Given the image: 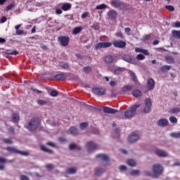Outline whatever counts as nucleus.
I'll return each instance as SVG.
<instances>
[{
  "label": "nucleus",
  "mask_w": 180,
  "mask_h": 180,
  "mask_svg": "<svg viewBox=\"0 0 180 180\" xmlns=\"http://www.w3.org/2000/svg\"><path fill=\"white\" fill-rule=\"evenodd\" d=\"M40 126V120L39 117H32L28 123L25 125V129H27L29 131H34L39 129Z\"/></svg>",
  "instance_id": "nucleus-1"
},
{
  "label": "nucleus",
  "mask_w": 180,
  "mask_h": 180,
  "mask_svg": "<svg viewBox=\"0 0 180 180\" xmlns=\"http://www.w3.org/2000/svg\"><path fill=\"white\" fill-rule=\"evenodd\" d=\"M139 106H140V104H135L134 105H132L131 107H130L129 110L124 112L125 117L127 119H133Z\"/></svg>",
  "instance_id": "nucleus-2"
},
{
  "label": "nucleus",
  "mask_w": 180,
  "mask_h": 180,
  "mask_svg": "<svg viewBox=\"0 0 180 180\" xmlns=\"http://www.w3.org/2000/svg\"><path fill=\"white\" fill-rule=\"evenodd\" d=\"M153 178H158L164 172V167L160 164H155L153 166Z\"/></svg>",
  "instance_id": "nucleus-3"
},
{
  "label": "nucleus",
  "mask_w": 180,
  "mask_h": 180,
  "mask_svg": "<svg viewBox=\"0 0 180 180\" xmlns=\"http://www.w3.org/2000/svg\"><path fill=\"white\" fill-rule=\"evenodd\" d=\"M6 150L8 151V153H12V154H20V155H25V157L30 155L29 152L19 150L15 147H7Z\"/></svg>",
  "instance_id": "nucleus-4"
},
{
  "label": "nucleus",
  "mask_w": 180,
  "mask_h": 180,
  "mask_svg": "<svg viewBox=\"0 0 180 180\" xmlns=\"http://www.w3.org/2000/svg\"><path fill=\"white\" fill-rule=\"evenodd\" d=\"M96 158H100L101 161H103L105 163L103 164L104 167H108L110 165V159L109 156L106 154L99 153L96 155Z\"/></svg>",
  "instance_id": "nucleus-5"
},
{
  "label": "nucleus",
  "mask_w": 180,
  "mask_h": 180,
  "mask_svg": "<svg viewBox=\"0 0 180 180\" xmlns=\"http://www.w3.org/2000/svg\"><path fill=\"white\" fill-rule=\"evenodd\" d=\"M58 41L63 47H67V46H68V44H70V37L59 36L58 37Z\"/></svg>",
  "instance_id": "nucleus-6"
},
{
  "label": "nucleus",
  "mask_w": 180,
  "mask_h": 180,
  "mask_svg": "<svg viewBox=\"0 0 180 180\" xmlns=\"http://www.w3.org/2000/svg\"><path fill=\"white\" fill-rule=\"evenodd\" d=\"M145 104H146V105L143 109V112L145 113H150V112H151V106H153V103L151 102V99L146 98Z\"/></svg>",
  "instance_id": "nucleus-7"
},
{
  "label": "nucleus",
  "mask_w": 180,
  "mask_h": 180,
  "mask_svg": "<svg viewBox=\"0 0 180 180\" xmlns=\"http://www.w3.org/2000/svg\"><path fill=\"white\" fill-rule=\"evenodd\" d=\"M92 92L97 96H103L106 94V89L105 88H94L92 89Z\"/></svg>",
  "instance_id": "nucleus-8"
},
{
  "label": "nucleus",
  "mask_w": 180,
  "mask_h": 180,
  "mask_svg": "<svg viewBox=\"0 0 180 180\" xmlns=\"http://www.w3.org/2000/svg\"><path fill=\"white\" fill-rule=\"evenodd\" d=\"M140 139V134H139V132H133L129 137H128V141L129 143H136L137 140Z\"/></svg>",
  "instance_id": "nucleus-9"
},
{
  "label": "nucleus",
  "mask_w": 180,
  "mask_h": 180,
  "mask_svg": "<svg viewBox=\"0 0 180 180\" xmlns=\"http://www.w3.org/2000/svg\"><path fill=\"white\" fill-rule=\"evenodd\" d=\"M112 42H99L96 45V50H99V49H108V47H111Z\"/></svg>",
  "instance_id": "nucleus-10"
},
{
  "label": "nucleus",
  "mask_w": 180,
  "mask_h": 180,
  "mask_svg": "<svg viewBox=\"0 0 180 180\" xmlns=\"http://www.w3.org/2000/svg\"><path fill=\"white\" fill-rule=\"evenodd\" d=\"M86 148L88 153H94L96 150V144L93 141H89L86 143Z\"/></svg>",
  "instance_id": "nucleus-11"
},
{
  "label": "nucleus",
  "mask_w": 180,
  "mask_h": 180,
  "mask_svg": "<svg viewBox=\"0 0 180 180\" xmlns=\"http://www.w3.org/2000/svg\"><path fill=\"white\" fill-rule=\"evenodd\" d=\"M146 85H147L148 91H153V89L155 88V82L154 81V79L150 78L148 80Z\"/></svg>",
  "instance_id": "nucleus-12"
},
{
  "label": "nucleus",
  "mask_w": 180,
  "mask_h": 180,
  "mask_svg": "<svg viewBox=\"0 0 180 180\" xmlns=\"http://www.w3.org/2000/svg\"><path fill=\"white\" fill-rule=\"evenodd\" d=\"M112 45L114 46V47H117V49H123V47H126V41H114L112 42Z\"/></svg>",
  "instance_id": "nucleus-13"
},
{
  "label": "nucleus",
  "mask_w": 180,
  "mask_h": 180,
  "mask_svg": "<svg viewBox=\"0 0 180 180\" xmlns=\"http://www.w3.org/2000/svg\"><path fill=\"white\" fill-rule=\"evenodd\" d=\"M56 81H65L67 79V74L61 72L55 75Z\"/></svg>",
  "instance_id": "nucleus-14"
},
{
  "label": "nucleus",
  "mask_w": 180,
  "mask_h": 180,
  "mask_svg": "<svg viewBox=\"0 0 180 180\" xmlns=\"http://www.w3.org/2000/svg\"><path fill=\"white\" fill-rule=\"evenodd\" d=\"M122 6L123 3L120 0H113L111 2V6H112V8H119Z\"/></svg>",
  "instance_id": "nucleus-15"
},
{
  "label": "nucleus",
  "mask_w": 180,
  "mask_h": 180,
  "mask_svg": "<svg viewBox=\"0 0 180 180\" xmlns=\"http://www.w3.org/2000/svg\"><path fill=\"white\" fill-rule=\"evenodd\" d=\"M103 111L105 113H108V114H115L117 113V110L115 108H112L110 107H104Z\"/></svg>",
  "instance_id": "nucleus-16"
},
{
  "label": "nucleus",
  "mask_w": 180,
  "mask_h": 180,
  "mask_svg": "<svg viewBox=\"0 0 180 180\" xmlns=\"http://www.w3.org/2000/svg\"><path fill=\"white\" fill-rule=\"evenodd\" d=\"M108 18L111 20H115V19H116V18H117V12H116V11H115V10H110L108 12Z\"/></svg>",
  "instance_id": "nucleus-17"
},
{
  "label": "nucleus",
  "mask_w": 180,
  "mask_h": 180,
  "mask_svg": "<svg viewBox=\"0 0 180 180\" xmlns=\"http://www.w3.org/2000/svg\"><path fill=\"white\" fill-rule=\"evenodd\" d=\"M156 155L158 157H168V153L165 150H161V149H158L155 151Z\"/></svg>",
  "instance_id": "nucleus-18"
},
{
  "label": "nucleus",
  "mask_w": 180,
  "mask_h": 180,
  "mask_svg": "<svg viewBox=\"0 0 180 180\" xmlns=\"http://www.w3.org/2000/svg\"><path fill=\"white\" fill-rule=\"evenodd\" d=\"M157 124L158 126L165 127L168 124V120H167V119H160L158 121Z\"/></svg>",
  "instance_id": "nucleus-19"
},
{
  "label": "nucleus",
  "mask_w": 180,
  "mask_h": 180,
  "mask_svg": "<svg viewBox=\"0 0 180 180\" xmlns=\"http://www.w3.org/2000/svg\"><path fill=\"white\" fill-rule=\"evenodd\" d=\"M66 78L68 81H77L78 79V76H75L72 73L66 74Z\"/></svg>",
  "instance_id": "nucleus-20"
},
{
  "label": "nucleus",
  "mask_w": 180,
  "mask_h": 180,
  "mask_svg": "<svg viewBox=\"0 0 180 180\" xmlns=\"http://www.w3.org/2000/svg\"><path fill=\"white\" fill-rule=\"evenodd\" d=\"M172 36L173 39H177V40H180V30H173L172 31Z\"/></svg>",
  "instance_id": "nucleus-21"
},
{
  "label": "nucleus",
  "mask_w": 180,
  "mask_h": 180,
  "mask_svg": "<svg viewBox=\"0 0 180 180\" xmlns=\"http://www.w3.org/2000/svg\"><path fill=\"white\" fill-rule=\"evenodd\" d=\"M122 59L124 60V61H126L127 63H129L130 64H134L131 56L125 55L122 57Z\"/></svg>",
  "instance_id": "nucleus-22"
},
{
  "label": "nucleus",
  "mask_w": 180,
  "mask_h": 180,
  "mask_svg": "<svg viewBox=\"0 0 180 180\" xmlns=\"http://www.w3.org/2000/svg\"><path fill=\"white\" fill-rule=\"evenodd\" d=\"M126 71V68H117L114 70V74L115 75H119L120 74H123Z\"/></svg>",
  "instance_id": "nucleus-23"
},
{
  "label": "nucleus",
  "mask_w": 180,
  "mask_h": 180,
  "mask_svg": "<svg viewBox=\"0 0 180 180\" xmlns=\"http://www.w3.org/2000/svg\"><path fill=\"white\" fill-rule=\"evenodd\" d=\"M72 5L70 3H65L61 6L62 11L67 12V11H70L72 8Z\"/></svg>",
  "instance_id": "nucleus-24"
},
{
  "label": "nucleus",
  "mask_w": 180,
  "mask_h": 180,
  "mask_svg": "<svg viewBox=\"0 0 180 180\" xmlns=\"http://www.w3.org/2000/svg\"><path fill=\"white\" fill-rule=\"evenodd\" d=\"M103 172H105V169L98 167L95 170V175L96 176H101Z\"/></svg>",
  "instance_id": "nucleus-25"
},
{
  "label": "nucleus",
  "mask_w": 180,
  "mask_h": 180,
  "mask_svg": "<svg viewBox=\"0 0 180 180\" xmlns=\"http://www.w3.org/2000/svg\"><path fill=\"white\" fill-rule=\"evenodd\" d=\"M40 148H41V151L48 153V154H54V151L53 150L46 148V146H44V145H41Z\"/></svg>",
  "instance_id": "nucleus-26"
},
{
  "label": "nucleus",
  "mask_w": 180,
  "mask_h": 180,
  "mask_svg": "<svg viewBox=\"0 0 180 180\" xmlns=\"http://www.w3.org/2000/svg\"><path fill=\"white\" fill-rule=\"evenodd\" d=\"M105 63H107L108 64H112V63H113V61H115V58H113L112 56L109 55V56H106L105 57Z\"/></svg>",
  "instance_id": "nucleus-27"
},
{
  "label": "nucleus",
  "mask_w": 180,
  "mask_h": 180,
  "mask_svg": "<svg viewBox=\"0 0 180 180\" xmlns=\"http://www.w3.org/2000/svg\"><path fill=\"white\" fill-rule=\"evenodd\" d=\"M165 60L167 64H174L175 63V58L171 56H167L165 57Z\"/></svg>",
  "instance_id": "nucleus-28"
},
{
  "label": "nucleus",
  "mask_w": 180,
  "mask_h": 180,
  "mask_svg": "<svg viewBox=\"0 0 180 180\" xmlns=\"http://www.w3.org/2000/svg\"><path fill=\"white\" fill-rule=\"evenodd\" d=\"M127 164L129 167H136L137 165V162L133 159H129L127 160Z\"/></svg>",
  "instance_id": "nucleus-29"
},
{
  "label": "nucleus",
  "mask_w": 180,
  "mask_h": 180,
  "mask_svg": "<svg viewBox=\"0 0 180 180\" xmlns=\"http://www.w3.org/2000/svg\"><path fill=\"white\" fill-rule=\"evenodd\" d=\"M69 131L72 136H78V129L75 127H71L69 129Z\"/></svg>",
  "instance_id": "nucleus-30"
},
{
  "label": "nucleus",
  "mask_w": 180,
  "mask_h": 180,
  "mask_svg": "<svg viewBox=\"0 0 180 180\" xmlns=\"http://www.w3.org/2000/svg\"><path fill=\"white\" fill-rule=\"evenodd\" d=\"M66 174H68L69 175H74V174H77V169L74 167L68 168L66 170Z\"/></svg>",
  "instance_id": "nucleus-31"
},
{
  "label": "nucleus",
  "mask_w": 180,
  "mask_h": 180,
  "mask_svg": "<svg viewBox=\"0 0 180 180\" xmlns=\"http://www.w3.org/2000/svg\"><path fill=\"white\" fill-rule=\"evenodd\" d=\"M132 95L135 98H139V96H141V95H143V94L141 93V91L139 89H136V90L133 91Z\"/></svg>",
  "instance_id": "nucleus-32"
},
{
  "label": "nucleus",
  "mask_w": 180,
  "mask_h": 180,
  "mask_svg": "<svg viewBox=\"0 0 180 180\" xmlns=\"http://www.w3.org/2000/svg\"><path fill=\"white\" fill-rule=\"evenodd\" d=\"M130 75L132 81H134L135 84H137V82H139V79H137V76L136 75V73H134V72H131Z\"/></svg>",
  "instance_id": "nucleus-33"
},
{
  "label": "nucleus",
  "mask_w": 180,
  "mask_h": 180,
  "mask_svg": "<svg viewBox=\"0 0 180 180\" xmlns=\"http://www.w3.org/2000/svg\"><path fill=\"white\" fill-rule=\"evenodd\" d=\"M171 70V66L169 65H163L160 68L161 72H167Z\"/></svg>",
  "instance_id": "nucleus-34"
},
{
  "label": "nucleus",
  "mask_w": 180,
  "mask_h": 180,
  "mask_svg": "<svg viewBox=\"0 0 180 180\" xmlns=\"http://www.w3.org/2000/svg\"><path fill=\"white\" fill-rule=\"evenodd\" d=\"M83 71L84 74H89V72H92V67L86 66L83 68Z\"/></svg>",
  "instance_id": "nucleus-35"
},
{
  "label": "nucleus",
  "mask_w": 180,
  "mask_h": 180,
  "mask_svg": "<svg viewBox=\"0 0 180 180\" xmlns=\"http://www.w3.org/2000/svg\"><path fill=\"white\" fill-rule=\"evenodd\" d=\"M132 89L133 86L131 85H127L122 88V92H127L129 91H131Z\"/></svg>",
  "instance_id": "nucleus-36"
},
{
  "label": "nucleus",
  "mask_w": 180,
  "mask_h": 180,
  "mask_svg": "<svg viewBox=\"0 0 180 180\" xmlns=\"http://www.w3.org/2000/svg\"><path fill=\"white\" fill-rule=\"evenodd\" d=\"M170 137H173V139H180V131L170 133Z\"/></svg>",
  "instance_id": "nucleus-37"
},
{
  "label": "nucleus",
  "mask_w": 180,
  "mask_h": 180,
  "mask_svg": "<svg viewBox=\"0 0 180 180\" xmlns=\"http://www.w3.org/2000/svg\"><path fill=\"white\" fill-rule=\"evenodd\" d=\"M69 148L70 150H75V148H77V150H81V147L77 146L75 143H70L69 145Z\"/></svg>",
  "instance_id": "nucleus-38"
},
{
  "label": "nucleus",
  "mask_w": 180,
  "mask_h": 180,
  "mask_svg": "<svg viewBox=\"0 0 180 180\" xmlns=\"http://www.w3.org/2000/svg\"><path fill=\"white\" fill-rule=\"evenodd\" d=\"M82 31V27H76L72 31L73 34H78V33H80V32Z\"/></svg>",
  "instance_id": "nucleus-39"
},
{
  "label": "nucleus",
  "mask_w": 180,
  "mask_h": 180,
  "mask_svg": "<svg viewBox=\"0 0 180 180\" xmlns=\"http://www.w3.org/2000/svg\"><path fill=\"white\" fill-rule=\"evenodd\" d=\"M150 39H151V35L147 34V35H144L142 37L141 41H143V43H146V41H148V40H150Z\"/></svg>",
  "instance_id": "nucleus-40"
},
{
  "label": "nucleus",
  "mask_w": 180,
  "mask_h": 180,
  "mask_svg": "<svg viewBox=\"0 0 180 180\" xmlns=\"http://www.w3.org/2000/svg\"><path fill=\"white\" fill-rule=\"evenodd\" d=\"M19 119H20V117L18 114H16V113L13 114L12 120L13 122H19Z\"/></svg>",
  "instance_id": "nucleus-41"
},
{
  "label": "nucleus",
  "mask_w": 180,
  "mask_h": 180,
  "mask_svg": "<svg viewBox=\"0 0 180 180\" xmlns=\"http://www.w3.org/2000/svg\"><path fill=\"white\" fill-rule=\"evenodd\" d=\"M139 174H140V170L139 169L132 170L130 172V175H131L132 176H136V175H139Z\"/></svg>",
  "instance_id": "nucleus-42"
},
{
  "label": "nucleus",
  "mask_w": 180,
  "mask_h": 180,
  "mask_svg": "<svg viewBox=\"0 0 180 180\" xmlns=\"http://www.w3.org/2000/svg\"><path fill=\"white\" fill-rule=\"evenodd\" d=\"M180 112L179 108H174L170 110V113L178 114Z\"/></svg>",
  "instance_id": "nucleus-43"
},
{
  "label": "nucleus",
  "mask_w": 180,
  "mask_h": 180,
  "mask_svg": "<svg viewBox=\"0 0 180 180\" xmlns=\"http://www.w3.org/2000/svg\"><path fill=\"white\" fill-rule=\"evenodd\" d=\"M7 54L8 56H18V54H19V52L16 50L12 51H8Z\"/></svg>",
  "instance_id": "nucleus-44"
},
{
  "label": "nucleus",
  "mask_w": 180,
  "mask_h": 180,
  "mask_svg": "<svg viewBox=\"0 0 180 180\" xmlns=\"http://www.w3.org/2000/svg\"><path fill=\"white\" fill-rule=\"evenodd\" d=\"M105 8H108V6L105 4H100L98 6H96V9L99 10V9H105Z\"/></svg>",
  "instance_id": "nucleus-45"
},
{
  "label": "nucleus",
  "mask_w": 180,
  "mask_h": 180,
  "mask_svg": "<svg viewBox=\"0 0 180 180\" xmlns=\"http://www.w3.org/2000/svg\"><path fill=\"white\" fill-rule=\"evenodd\" d=\"M88 127V122H82L80 123V129L84 130Z\"/></svg>",
  "instance_id": "nucleus-46"
},
{
  "label": "nucleus",
  "mask_w": 180,
  "mask_h": 180,
  "mask_svg": "<svg viewBox=\"0 0 180 180\" xmlns=\"http://www.w3.org/2000/svg\"><path fill=\"white\" fill-rule=\"evenodd\" d=\"M49 95L51 96L56 97V96H58V92L56 90H52V91H50Z\"/></svg>",
  "instance_id": "nucleus-47"
},
{
  "label": "nucleus",
  "mask_w": 180,
  "mask_h": 180,
  "mask_svg": "<svg viewBox=\"0 0 180 180\" xmlns=\"http://www.w3.org/2000/svg\"><path fill=\"white\" fill-rule=\"evenodd\" d=\"M38 105H40L41 106H43L44 105H47V101H44V100H39L37 101Z\"/></svg>",
  "instance_id": "nucleus-48"
},
{
  "label": "nucleus",
  "mask_w": 180,
  "mask_h": 180,
  "mask_svg": "<svg viewBox=\"0 0 180 180\" xmlns=\"http://www.w3.org/2000/svg\"><path fill=\"white\" fill-rule=\"evenodd\" d=\"M4 143L6 144H13V142L12 141V139H3Z\"/></svg>",
  "instance_id": "nucleus-49"
},
{
  "label": "nucleus",
  "mask_w": 180,
  "mask_h": 180,
  "mask_svg": "<svg viewBox=\"0 0 180 180\" xmlns=\"http://www.w3.org/2000/svg\"><path fill=\"white\" fill-rule=\"evenodd\" d=\"M165 9H167V11H170V12H174L175 11V8L174 6H166Z\"/></svg>",
  "instance_id": "nucleus-50"
},
{
  "label": "nucleus",
  "mask_w": 180,
  "mask_h": 180,
  "mask_svg": "<svg viewBox=\"0 0 180 180\" xmlns=\"http://www.w3.org/2000/svg\"><path fill=\"white\" fill-rule=\"evenodd\" d=\"M15 6V4H11L10 5L7 6L6 8V12H9L13 7Z\"/></svg>",
  "instance_id": "nucleus-51"
},
{
  "label": "nucleus",
  "mask_w": 180,
  "mask_h": 180,
  "mask_svg": "<svg viewBox=\"0 0 180 180\" xmlns=\"http://www.w3.org/2000/svg\"><path fill=\"white\" fill-rule=\"evenodd\" d=\"M145 58H146V56H144V55H143V54H139L136 56V60H144Z\"/></svg>",
  "instance_id": "nucleus-52"
},
{
  "label": "nucleus",
  "mask_w": 180,
  "mask_h": 180,
  "mask_svg": "<svg viewBox=\"0 0 180 180\" xmlns=\"http://www.w3.org/2000/svg\"><path fill=\"white\" fill-rule=\"evenodd\" d=\"M169 122H171V123H176V122H178V120L175 117H170Z\"/></svg>",
  "instance_id": "nucleus-53"
},
{
  "label": "nucleus",
  "mask_w": 180,
  "mask_h": 180,
  "mask_svg": "<svg viewBox=\"0 0 180 180\" xmlns=\"http://www.w3.org/2000/svg\"><path fill=\"white\" fill-rule=\"evenodd\" d=\"M75 57H77V58H78L79 60H84V58H85L84 55H81L80 53H76Z\"/></svg>",
  "instance_id": "nucleus-54"
},
{
  "label": "nucleus",
  "mask_w": 180,
  "mask_h": 180,
  "mask_svg": "<svg viewBox=\"0 0 180 180\" xmlns=\"http://www.w3.org/2000/svg\"><path fill=\"white\" fill-rule=\"evenodd\" d=\"M60 67L63 70H68V68H70V65H68V63H64Z\"/></svg>",
  "instance_id": "nucleus-55"
},
{
  "label": "nucleus",
  "mask_w": 180,
  "mask_h": 180,
  "mask_svg": "<svg viewBox=\"0 0 180 180\" xmlns=\"http://www.w3.org/2000/svg\"><path fill=\"white\" fill-rule=\"evenodd\" d=\"M91 29H94V30H98L99 29V25L96 22L91 25Z\"/></svg>",
  "instance_id": "nucleus-56"
},
{
  "label": "nucleus",
  "mask_w": 180,
  "mask_h": 180,
  "mask_svg": "<svg viewBox=\"0 0 180 180\" xmlns=\"http://www.w3.org/2000/svg\"><path fill=\"white\" fill-rule=\"evenodd\" d=\"M45 167L46 168V169H54V165H53L52 164H48L45 166Z\"/></svg>",
  "instance_id": "nucleus-57"
},
{
  "label": "nucleus",
  "mask_w": 180,
  "mask_h": 180,
  "mask_svg": "<svg viewBox=\"0 0 180 180\" xmlns=\"http://www.w3.org/2000/svg\"><path fill=\"white\" fill-rule=\"evenodd\" d=\"M172 27H180V21H177L176 22H174L172 25Z\"/></svg>",
  "instance_id": "nucleus-58"
},
{
  "label": "nucleus",
  "mask_w": 180,
  "mask_h": 180,
  "mask_svg": "<svg viewBox=\"0 0 180 180\" xmlns=\"http://www.w3.org/2000/svg\"><path fill=\"white\" fill-rule=\"evenodd\" d=\"M20 180H30V179H29V177L26 175H21L20 176Z\"/></svg>",
  "instance_id": "nucleus-59"
},
{
  "label": "nucleus",
  "mask_w": 180,
  "mask_h": 180,
  "mask_svg": "<svg viewBox=\"0 0 180 180\" xmlns=\"http://www.w3.org/2000/svg\"><path fill=\"white\" fill-rule=\"evenodd\" d=\"M141 53H142V54H144V56H150V53L147 49H142Z\"/></svg>",
  "instance_id": "nucleus-60"
},
{
  "label": "nucleus",
  "mask_w": 180,
  "mask_h": 180,
  "mask_svg": "<svg viewBox=\"0 0 180 180\" xmlns=\"http://www.w3.org/2000/svg\"><path fill=\"white\" fill-rule=\"evenodd\" d=\"M15 34L17 36H20V34H23V30H18L16 32H15Z\"/></svg>",
  "instance_id": "nucleus-61"
},
{
  "label": "nucleus",
  "mask_w": 180,
  "mask_h": 180,
  "mask_svg": "<svg viewBox=\"0 0 180 180\" xmlns=\"http://www.w3.org/2000/svg\"><path fill=\"white\" fill-rule=\"evenodd\" d=\"M88 15H89V12H88V11L83 13L82 14V18L85 19V18H86L88 16Z\"/></svg>",
  "instance_id": "nucleus-62"
},
{
  "label": "nucleus",
  "mask_w": 180,
  "mask_h": 180,
  "mask_svg": "<svg viewBox=\"0 0 180 180\" xmlns=\"http://www.w3.org/2000/svg\"><path fill=\"white\" fill-rule=\"evenodd\" d=\"M6 20H8V18H6V16L1 17V23H5V22H6Z\"/></svg>",
  "instance_id": "nucleus-63"
},
{
  "label": "nucleus",
  "mask_w": 180,
  "mask_h": 180,
  "mask_svg": "<svg viewBox=\"0 0 180 180\" xmlns=\"http://www.w3.org/2000/svg\"><path fill=\"white\" fill-rule=\"evenodd\" d=\"M6 162V160L5 158L0 157V164H5Z\"/></svg>",
  "instance_id": "nucleus-64"
}]
</instances>
